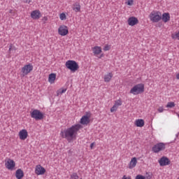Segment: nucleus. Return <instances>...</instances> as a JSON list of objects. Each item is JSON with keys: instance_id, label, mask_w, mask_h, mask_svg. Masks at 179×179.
Masks as SVG:
<instances>
[{"instance_id": "3", "label": "nucleus", "mask_w": 179, "mask_h": 179, "mask_svg": "<svg viewBox=\"0 0 179 179\" xmlns=\"http://www.w3.org/2000/svg\"><path fill=\"white\" fill-rule=\"evenodd\" d=\"M149 17L152 23H159L162 19V13L157 10H153L150 13Z\"/></svg>"}, {"instance_id": "32", "label": "nucleus", "mask_w": 179, "mask_h": 179, "mask_svg": "<svg viewBox=\"0 0 179 179\" xmlns=\"http://www.w3.org/2000/svg\"><path fill=\"white\" fill-rule=\"evenodd\" d=\"M135 179H146V177L142 176V175H137L136 176V178Z\"/></svg>"}, {"instance_id": "21", "label": "nucleus", "mask_w": 179, "mask_h": 179, "mask_svg": "<svg viewBox=\"0 0 179 179\" xmlns=\"http://www.w3.org/2000/svg\"><path fill=\"white\" fill-rule=\"evenodd\" d=\"M15 177L17 179H22L24 177V173L22 169H17L15 172Z\"/></svg>"}, {"instance_id": "26", "label": "nucleus", "mask_w": 179, "mask_h": 179, "mask_svg": "<svg viewBox=\"0 0 179 179\" xmlns=\"http://www.w3.org/2000/svg\"><path fill=\"white\" fill-rule=\"evenodd\" d=\"M114 105H115L116 106H117V108H119L120 106H122V101H121V99H117L115 101Z\"/></svg>"}, {"instance_id": "19", "label": "nucleus", "mask_w": 179, "mask_h": 179, "mask_svg": "<svg viewBox=\"0 0 179 179\" xmlns=\"http://www.w3.org/2000/svg\"><path fill=\"white\" fill-rule=\"evenodd\" d=\"M57 79V74L52 73L48 76V82L50 85L55 83V80Z\"/></svg>"}, {"instance_id": "1", "label": "nucleus", "mask_w": 179, "mask_h": 179, "mask_svg": "<svg viewBox=\"0 0 179 179\" xmlns=\"http://www.w3.org/2000/svg\"><path fill=\"white\" fill-rule=\"evenodd\" d=\"M83 127L80 124H76L71 127L61 130L60 136L63 139H66L68 142H72V141L76 139L78 136V132L82 129Z\"/></svg>"}, {"instance_id": "5", "label": "nucleus", "mask_w": 179, "mask_h": 179, "mask_svg": "<svg viewBox=\"0 0 179 179\" xmlns=\"http://www.w3.org/2000/svg\"><path fill=\"white\" fill-rule=\"evenodd\" d=\"M33 64H28L24 65L22 69H21V76L22 78H24V76H27L29 73H30L33 71Z\"/></svg>"}, {"instance_id": "39", "label": "nucleus", "mask_w": 179, "mask_h": 179, "mask_svg": "<svg viewBox=\"0 0 179 179\" xmlns=\"http://www.w3.org/2000/svg\"><path fill=\"white\" fill-rule=\"evenodd\" d=\"M176 79L179 80V73L176 74Z\"/></svg>"}, {"instance_id": "9", "label": "nucleus", "mask_w": 179, "mask_h": 179, "mask_svg": "<svg viewBox=\"0 0 179 179\" xmlns=\"http://www.w3.org/2000/svg\"><path fill=\"white\" fill-rule=\"evenodd\" d=\"M58 34L62 36V37H65V36H68L69 34V29L66 25H60L58 28Z\"/></svg>"}, {"instance_id": "30", "label": "nucleus", "mask_w": 179, "mask_h": 179, "mask_svg": "<svg viewBox=\"0 0 179 179\" xmlns=\"http://www.w3.org/2000/svg\"><path fill=\"white\" fill-rule=\"evenodd\" d=\"M111 50V45H105L103 48V51H110Z\"/></svg>"}, {"instance_id": "13", "label": "nucleus", "mask_w": 179, "mask_h": 179, "mask_svg": "<svg viewBox=\"0 0 179 179\" xmlns=\"http://www.w3.org/2000/svg\"><path fill=\"white\" fill-rule=\"evenodd\" d=\"M31 17L34 20H38L41 17V12L40 10H35L31 12Z\"/></svg>"}, {"instance_id": "15", "label": "nucleus", "mask_w": 179, "mask_h": 179, "mask_svg": "<svg viewBox=\"0 0 179 179\" xmlns=\"http://www.w3.org/2000/svg\"><path fill=\"white\" fill-rule=\"evenodd\" d=\"M127 23L129 26H136L139 23V20L136 17H130L127 20Z\"/></svg>"}, {"instance_id": "42", "label": "nucleus", "mask_w": 179, "mask_h": 179, "mask_svg": "<svg viewBox=\"0 0 179 179\" xmlns=\"http://www.w3.org/2000/svg\"><path fill=\"white\" fill-rule=\"evenodd\" d=\"M178 179H179V177L178 178Z\"/></svg>"}, {"instance_id": "6", "label": "nucleus", "mask_w": 179, "mask_h": 179, "mask_svg": "<svg viewBox=\"0 0 179 179\" xmlns=\"http://www.w3.org/2000/svg\"><path fill=\"white\" fill-rule=\"evenodd\" d=\"M30 115L31 118H34V120H36V121L43 120V118H44V114H43L41 111L37 109H35L30 112Z\"/></svg>"}, {"instance_id": "23", "label": "nucleus", "mask_w": 179, "mask_h": 179, "mask_svg": "<svg viewBox=\"0 0 179 179\" xmlns=\"http://www.w3.org/2000/svg\"><path fill=\"white\" fill-rule=\"evenodd\" d=\"M80 4L78 3H76L73 4L72 9L74 10V12H80Z\"/></svg>"}, {"instance_id": "35", "label": "nucleus", "mask_w": 179, "mask_h": 179, "mask_svg": "<svg viewBox=\"0 0 179 179\" xmlns=\"http://www.w3.org/2000/svg\"><path fill=\"white\" fill-rule=\"evenodd\" d=\"M24 3H31L32 0H22Z\"/></svg>"}, {"instance_id": "7", "label": "nucleus", "mask_w": 179, "mask_h": 179, "mask_svg": "<svg viewBox=\"0 0 179 179\" xmlns=\"http://www.w3.org/2000/svg\"><path fill=\"white\" fill-rule=\"evenodd\" d=\"M5 167L7 170L12 171L16 167V162L10 158H7L5 159Z\"/></svg>"}, {"instance_id": "29", "label": "nucleus", "mask_w": 179, "mask_h": 179, "mask_svg": "<svg viewBox=\"0 0 179 179\" xmlns=\"http://www.w3.org/2000/svg\"><path fill=\"white\" fill-rule=\"evenodd\" d=\"M71 179H79V176H78V173H73L71 175Z\"/></svg>"}, {"instance_id": "17", "label": "nucleus", "mask_w": 179, "mask_h": 179, "mask_svg": "<svg viewBox=\"0 0 179 179\" xmlns=\"http://www.w3.org/2000/svg\"><path fill=\"white\" fill-rule=\"evenodd\" d=\"M92 51L94 55H95V57H97V55H100V54H101V52H102L101 47H100V46L92 47Z\"/></svg>"}, {"instance_id": "25", "label": "nucleus", "mask_w": 179, "mask_h": 179, "mask_svg": "<svg viewBox=\"0 0 179 179\" xmlns=\"http://www.w3.org/2000/svg\"><path fill=\"white\" fill-rule=\"evenodd\" d=\"M66 92V88H61L57 92V96H59L60 94H63V93H65Z\"/></svg>"}, {"instance_id": "20", "label": "nucleus", "mask_w": 179, "mask_h": 179, "mask_svg": "<svg viewBox=\"0 0 179 179\" xmlns=\"http://www.w3.org/2000/svg\"><path fill=\"white\" fill-rule=\"evenodd\" d=\"M162 20L164 23H167V22H170V13H164L162 15Z\"/></svg>"}, {"instance_id": "40", "label": "nucleus", "mask_w": 179, "mask_h": 179, "mask_svg": "<svg viewBox=\"0 0 179 179\" xmlns=\"http://www.w3.org/2000/svg\"><path fill=\"white\" fill-rule=\"evenodd\" d=\"M9 13H13V10H10Z\"/></svg>"}, {"instance_id": "31", "label": "nucleus", "mask_w": 179, "mask_h": 179, "mask_svg": "<svg viewBox=\"0 0 179 179\" xmlns=\"http://www.w3.org/2000/svg\"><path fill=\"white\" fill-rule=\"evenodd\" d=\"M117 110H118V107L113 105V106L110 108V113H114V111H117Z\"/></svg>"}, {"instance_id": "11", "label": "nucleus", "mask_w": 179, "mask_h": 179, "mask_svg": "<svg viewBox=\"0 0 179 179\" xmlns=\"http://www.w3.org/2000/svg\"><path fill=\"white\" fill-rule=\"evenodd\" d=\"M35 174L36 176H44L45 174V168L41 164H38L35 167Z\"/></svg>"}, {"instance_id": "41", "label": "nucleus", "mask_w": 179, "mask_h": 179, "mask_svg": "<svg viewBox=\"0 0 179 179\" xmlns=\"http://www.w3.org/2000/svg\"><path fill=\"white\" fill-rule=\"evenodd\" d=\"M103 57V55H101L99 58H101Z\"/></svg>"}, {"instance_id": "28", "label": "nucleus", "mask_w": 179, "mask_h": 179, "mask_svg": "<svg viewBox=\"0 0 179 179\" xmlns=\"http://www.w3.org/2000/svg\"><path fill=\"white\" fill-rule=\"evenodd\" d=\"M125 4L128 6H132L134 5V0H127Z\"/></svg>"}, {"instance_id": "37", "label": "nucleus", "mask_w": 179, "mask_h": 179, "mask_svg": "<svg viewBox=\"0 0 179 179\" xmlns=\"http://www.w3.org/2000/svg\"><path fill=\"white\" fill-rule=\"evenodd\" d=\"M94 145H96L95 143H91V145H90V149H93V148H94Z\"/></svg>"}, {"instance_id": "38", "label": "nucleus", "mask_w": 179, "mask_h": 179, "mask_svg": "<svg viewBox=\"0 0 179 179\" xmlns=\"http://www.w3.org/2000/svg\"><path fill=\"white\" fill-rule=\"evenodd\" d=\"M42 20H43V22H47V20H48V17H43Z\"/></svg>"}, {"instance_id": "14", "label": "nucleus", "mask_w": 179, "mask_h": 179, "mask_svg": "<svg viewBox=\"0 0 179 179\" xmlns=\"http://www.w3.org/2000/svg\"><path fill=\"white\" fill-rule=\"evenodd\" d=\"M158 163L161 166H169L171 162L167 157H162L159 160H158Z\"/></svg>"}, {"instance_id": "33", "label": "nucleus", "mask_w": 179, "mask_h": 179, "mask_svg": "<svg viewBox=\"0 0 179 179\" xmlns=\"http://www.w3.org/2000/svg\"><path fill=\"white\" fill-rule=\"evenodd\" d=\"M152 178V174L150 173L147 172L145 176V179H151Z\"/></svg>"}, {"instance_id": "8", "label": "nucleus", "mask_w": 179, "mask_h": 179, "mask_svg": "<svg viewBox=\"0 0 179 179\" xmlns=\"http://www.w3.org/2000/svg\"><path fill=\"white\" fill-rule=\"evenodd\" d=\"M165 149H166V143H158L152 147V150L154 153H159V152H162Z\"/></svg>"}, {"instance_id": "24", "label": "nucleus", "mask_w": 179, "mask_h": 179, "mask_svg": "<svg viewBox=\"0 0 179 179\" xmlns=\"http://www.w3.org/2000/svg\"><path fill=\"white\" fill-rule=\"evenodd\" d=\"M66 13H62L59 14L60 20H66Z\"/></svg>"}, {"instance_id": "34", "label": "nucleus", "mask_w": 179, "mask_h": 179, "mask_svg": "<svg viewBox=\"0 0 179 179\" xmlns=\"http://www.w3.org/2000/svg\"><path fill=\"white\" fill-rule=\"evenodd\" d=\"M122 179H132V178L129 176H127L124 175V176H123Z\"/></svg>"}, {"instance_id": "27", "label": "nucleus", "mask_w": 179, "mask_h": 179, "mask_svg": "<svg viewBox=\"0 0 179 179\" xmlns=\"http://www.w3.org/2000/svg\"><path fill=\"white\" fill-rule=\"evenodd\" d=\"M173 107H176V103H174V102H169L166 104L167 108H173Z\"/></svg>"}, {"instance_id": "4", "label": "nucleus", "mask_w": 179, "mask_h": 179, "mask_svg": "<svg viewBox=\"0 0 179 179\" xmlns=\"http://www.w3.org/2000/svg\"><path fill=\"white\" fill-rule=\"evenodd\" d=\"M65 65L71 72H76L79 69V64L75 60H68Z\"/></svg>"}, {"instance_id": "10", "label": "nucleus", "mask_w": 179, "mask_h": 179, "mask_svg": "<svg viewBox=\"0 0 179 179\" xmlns=\"http://www.w3.org/2000/svg\"><path fill=\"white\" fill-rule=\"evenodd\" d=\"M90 117L91 114L90 113H87L85 115H83L80 120V124L81 125H87L90 123Z\"/></svg>"}, {"instance_id": "36", "label": "nucleus", "mask_w": 179, "mask_h": 179, "mask_svg": "<svg viewBox=\"0 0 179 179\" xmlns=\"http://www.w3.org/2000/svg\"><path fill=\"white\" fill-rule=\"evenodd\" d=\"M158 111L159 113H163V111H164V109L163 108V107H159L158 108Z\"/></svg>"}, {"instance_id": "18", "label": "nucleus", "mask_w": 179, "mask_h": 179, "mask_svg": "<svg viewBox=\"0 0 179 179\" xmlns=\"http://www.w3.org/2000/svg\"><path fill=\"white\" fill-rule=\"evenodd\" d=\"M134 124L136 127L142 128L143 127H145V120H143V119H137L135 120Z\"/></svg>"}, {"instance_id": "22", "label": "nucleus", "mask_w": 179, "mask_h": 179, "mask_svg": "<svg viewBox=\"0 0 179 179\" xmlns=\"http://www.w3.org/2000/svg\"><path fill=\"white\" fill-rule=\"evenodd\" d=\"M113 73H108L107 74H106L103 77V80L106 83H108L111 81V79H113Z\"/></svg>"}, {"instance_id": "16", "label": "nucleus", "mask_w": 179, "mask_h": 179, "mask_svg": "<svg viewBox=\"0 0 179 179\" xmlns=\"http://www.w3.org/2000/svg\"><path fill=\"white\" fill-rule=\"evenodd\" d=\"M138 164V159L136 157H132L128 164V169L129 170H132V169H135L136 167V165Z\"/></svg>"}, {"instance_id": "12", "label": "nucleus", "mask_w": 179, "mask_h": 179, "mask_svg": "<svg viewBox=\"0 0 179 179\" xmlns=\"http://www.w3.org/2000/svg\"><path fill=\"white\" fill-rule=\"evenodd\" d=\"M18 136L20 141H26L29 136V132L26 129H21L18 133Z\"/></svg>"}, {"instance_id": "2", "label": "nucleus", "mask_w": 179, "mask_h": 179, "mask_svg": "<svg viewBox=\"0 0 179 179\" xmlns=\"http://www.w3.org/2000/svg\"><path fill=\"white\" fill-rule=\"evenodd\" d=\"M143 92H145V84L143 83L137 84L130 90L131 94H134V96L141 94Z\"/></svg>"}]
</instances>
